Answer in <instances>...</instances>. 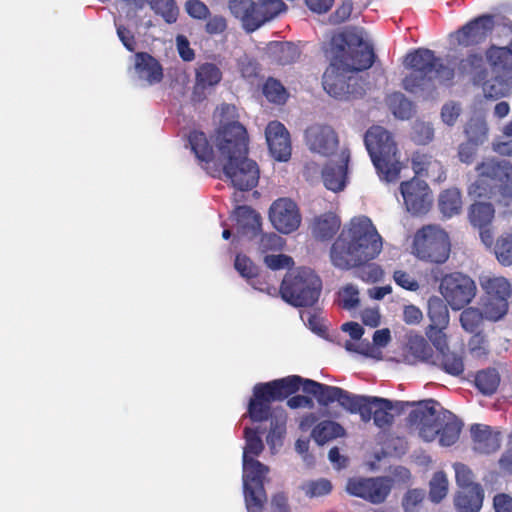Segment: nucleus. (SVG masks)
Wrapping results in <instances>:
<instances>
[{
    "mask_svg": "<svg viewBox=\"0 0 512 512\" xmlns=\"http://www.w3.org/2000/svg\"><path fill=\"white\" fill-rule=\"evenodd\" d=\"M450 64L456 65V70L444 65L436 57L434 51L428 48H418L406 54L404 64L410 70L402 81L403 88L411 94H423L435 89V79L440 82H452L456 76H474L478 80L485 76L483 56L479 53H470L456 62L453 58Z\"/></svg>",
    "mask_w": 512,
    "mask_h": 512,
    "instance_id": "1",
    "label": "nucleus"
},
{
    "mask_svg": "<svg viewBox=\"0 0 512 512\" xmlns=\"http://www.w3.org/2000/svg\"><path fill=\"white\" fill-rule=\"evenodd\" d=\"M302 390L316 397L320 406L328 407L334 403L337 386L323 384L299 375H289L269 382L257 383L248 403V416L252 422H263L271 415V403L283 401Z\"/></svg>",
    "mask_w": 512,
    "mask_h": 512,
    "instance_id": "2",
    "label": "nucleus"
},
{
    "mask_svg": "<svg viewBox=\"0 0 512 512\" xmlns=\"http://www.w3.org/2000/svg\"><path fill=\"white\" fill-rule=\"evenodd\" d=\"M382 237L370 218L355 217L345 226L330 248L332 264L349 270L364 266L382 251Z\"/></svg>",
    "mask_w": 512,
    "mask_h": 512,
    "instance_id": "3",
    "label": "nucleus"
},
{
    "mask_svg": "<svg viewBox=\"0 0 512 512\" xmlns=\"http://www.w3.org/2000/svg\"><path fill=\"white\" fill-rule=\"evenodd\" d=\"M188 143L199 164L210 176L220 178L224 174L233 187L240 191H249L257 186L260 174L259 167L247 155L240 156L236 160L217 164L215 163L214 149L205 133L197 130L191 131L188 136Z\"/></svg>",
    "mask_w": 512,
    "mask_h": 512,
    "instance_id": "4",
    "label": "nucleus"
},
{
    "mask_svg": "<svg viewBox=\"0 0 512 512\" xmlns=\"http://www.w3.org/2000/svg\"><path fill=\"white\" fill-rule=\"evenodd\" d=\"M408 421L418 427L424 441L431 442L438 437L440 445L446 447L457 442L462 429V422L433 399L420 401L409 413Z\"/></svg>",
    "mask_w": 512,
    "mask_h": 512,
    "instance_id": "5",
    "label": "nucleus"
},
{
    "mask_svg": "<svg viewBox=\"0 0 512 512\" xmlns=\"http://www.w3.org/2000/svg\"><path fill=\"white\" fill-rule=\"evenodd\" d=\"M477 178L471 184L469 193L478 198L491 199L504 206L512 204V164L506 160L487 158L476 166Z\"/></svg>",
    "mask_w": 512,
    "mask_h": 512,
    "instance_id": "6",
    "label": "nucleus"
},
{
    "mask_svg": "<svg viewBox=\"0 0 512 512\" xmlns=\"http://www.w3.org/2000/svg\"><path fill=\"white\" fill-rule=\"evenodd\" d=\"M364 144L379 177L386 182L396 181L401 163L392 134L382 126L373 125L364 134Z\"/></svg>",
    "mask_w": 512,
    "mask_h": 512,
    "instance_id": "7",
    "label": "nucleus"
},
{
    "mask_svg": "<svg viewBox=\"0 0 512 512\" xmlns=\"http://www.w3.org/2000/svg\"><path fill=\"white\" fill-rule=\"evenodd\" d=\"M334 402H337L350 414H359L364 423L373 419L374 425L380 429H387L394 422L391 411L395 408L389 399L353 394L341 387H336Z\"/></svg>",
    "mask_w": 512,
    "mask_h": 512,
    "instance_id": "8",
    "label": "nucleus"
},
{
    "mask_svg": "<svg viewBox=\"0 0 512 512\" xmlns=\"http://www.w3.org/2000/svg\"><path fill=\"white\" fill-rule=\"evenodd\" d=\"M321 291V278L307 267H299L288 272L279 288L282 299L294 307L313 306L318 301Z\"/></svg>",
    "mask_w": 512,
    "mask_h": 512,
    "instance_id": "9",
    "label": "nucleus"
},
{
    "mask_svg": "<svg viewBox=\"0 0 512 512\" xmlns=\"http://www.w3.org/2000/svg\"><path fill=\"white\" fill-rule=\"evenodd\" d=\"M343 64L346 63L339 56L333 57L322 77L324 90L336 99L363 96L366 92L365 81L361 77L353 75Z\"/></svg>",
    "mask_w": 512,
    "mask_h": 512,
    "instance_id": "10",
    "label": "nucleus"
},
{
    "mask_svg": "<svg viewBox=\"0 0 512 512\" xmlns=\"http://www.w3.org/2000/svg\"><path fill=\"white\" fill-rule=\"evenodd\" d=\"M215 163L222 164L248 155L249 137L246 128L238 121L222 123L214 136Z\"/></svg>",
    "mask_w": 512,
    "mask_h": 512,
    "instance_id": "11",
    "label": "nucleus"
},
{
    "mask_svg": "<svg viewBox=\"0 0 512 512\" xmlns=\"http://www.w3.org/2000/svg\"><path fill=\"white\" fill-rule=\"evenodd\" d=\"M480 286L483 295L480 307L485 313V319L498 321L502 319L509 309V298L512 295V285L503 276H481Z\"/></svg>",
    "mask_w": 512,
    "mask_h": 512,
    "instance_id": "12",
    "label": "nucleus"
},
{
    "mask_svg": "<svg viewBox=\"0 0 512 512\" xmlns=\"http://www.w3.org/2000/svg\"><path fill=\"white\" fill-rule=\"evenodd\" d=\"M413 251L423 261L443 264L450 256L451 244L448 234L434 225L419 229L413 241Z\"/></svg>",
    "mask_w": 512,
    "mask_h": 512,
    "instance_id": "13",
    "label": "nucleus"
},
{
    "mask_svg": "<svg viewBox=\"0 0 512 512\" xmlns=\"http://www.w3.org/2000/svg\"><path fill=\"white\" fill-rule=\"evenodd\" d=\"M439 292L452 310L459 311L472 302L477 287L469 275L455 271L443 275Z\"/></svg>",
    "mask_w": 512,
    "mask_h": 512,
    "instance_id": "14",
    "label": "nucleus"
},
{
    "mask_svg": "<svg viewBox=\"0 0 512 512\" xmlns=\"http://www.w3.org/2000/svg\"><path fill=\"white\" fill-rule=\"evenodd\" d=\"M269 467L256 459L243 460V488L246 507L250 512H260L267 501L264 479Z\"/></svg>",
    "mask_w": 512,
    "mask_h": 512,
    "instance_id": "15",
    "label": "nucleus"
},
{
    "mask_svg": "<svg viewBox=\"0 0 512 512\" xmlns=\"http://www.w3.org/2000/svg\"><path fill=\"white\" fill-rule=\"evenodd\" d=\"M269 220L278 232L290 234L300 227L302 216L298 205L292 199L282 197L271 204Z\"/></svg>",
    "mask_w": 512,
    "mask_h": 512,
    "instance_id": "16",
    "label": "nucleus"
},
{
    "mask_svg": "<svg viewBox=\"0 0 512 512\" xmlns=\"http://www.w3.org/2000/svg\"><path fill=\"white\" fill-rule=\"evenodd\" d=\"M400 192L406 209L412 215L426 214L432 205L431 191L428 184L418 178H412L400 184Z\"/></svg>",
    "mask_w": 512,
    "mask_h": 512,
    "instance_id": "17",
    "label": "nucleus"
},
{
    "mask_svg": "<svg viewBox=\"0 0 512 512\" xmlns=\"http://www.w3.org/2000/svg\"><path fill=\"white\" fill-rule=\"evenodd\" d=\"M346 491L351 496L379 504L387 498L390 486L384 478H350L346 484Z\"/></svg>",
    "mask_w": 512,
    "mask_h": 512,
    "instance_id": "18",
    "label": "nucleus"
},
{
    "mask_svg": "<svg viewBox=\"0 0 512 512\" xmlns=\"http://www.w3.org/2000/svg\"><path fill=\"white\" fill-rule=\"evenodd\" d=\"M447 302L437 296H432L428 300L427 315L430 320V324L426 328V336L428 339L437 345H441L445 342V335L443 329H445L449 323V310Z\"/></svg>",
    "mask_w": 512,
    "mask_h": 512,
    "instance_id": "19",
    "label": "nucleus"
},
{
    "mask_svg": "<svg viewBox=\"0 0 512 512\" xmlns=\"http://www.w3.org/2000/svg\"><path fill=\"white\" fill-rule=\"evenodd\" d=\"M305 139L311 151L323 156L332 155L339 145L338 135L329 125H311L305 131Z\"/></svg>",
    "mask_w": 512,
    "mask_h": 512,
    "instance_id": "20",
    "label": "nucleus"
},
{
    "mask_svg": "<svg viewBox=\"0 0 512 512\" xmlns=\"http://www.w3.org/2000/svg\"><path fill=\"white\" fill-rule=\"evenodd\" d=\"M495 27L492 15H481L464 25L456 32L459 45L464 47L478 45L486 40Z\"/></svg>",
    "mask_w": 512,
    "mask_h": 512,
    "instance_id": "21",
    "label": "nucleus"
},
{
    "mask_svg": "<svg viewBox=\"0 0 512 512\" xmlns=\"http://www.w3.org/2000/svg\"><path fill=\"white\" fill-rule=\"evenodd\" d=\"M339 56L346 64H343L349 71L356 75L357 72L369 69L375 62L376 55L371 45L365 43L362 37H357V46L349 47L345 51L344 47L340 48Z\"/></svg>",
    "mask_w": 512,
    "mask_h": 512,
    "instance_id": "22",
    "label": "nucleus"
},
{
    "mask_svg": "<svg viewBox=\"0 0 512 512\" xmlns=\"http://www.w3.org/2000/svg\"><path fill=\"white\" fill-rule=\"evenodd\" d=\"M285 9L286 5L282 0H260L253 2V7L247 15L244 29L247 32H254Z\"/></svg>",
    "mask_w": 512,
    "mask_h": 512,
    "instance_id": "23",
    "label": "nucleus"
},
{
    "mask_svg": "<svg viewBox=\"0 0 512 512\" xmlns=\"http://www.w3.org/2000/svg\"><path fill=\"white\" fill-rule=\"evenodd\" d=\"M265 135L271 155L277 161H287L291 156V141L286 127L279 121H271Z\"/></svg>",
    "mask_w": 512,
    "mask_h": 512,
    "instance_id": "24",
    "label": "nucleus"
},
{
    "mask_svg": "<svg viewBox=\"0 0 512 512\" xmlns=\"http://www.w3.org/2000/svg\"><path fill=\"white\" fill-rule=\"evenodd\" d=\"M350 151L347 148L341 150L339 163L328 162L322 169L324 186L333 192L342 191L347 183L348 163Z\"/></svg>",
    "mask_w": 512,
    "mask_h": 512,
    "instance_id": "25",
    "label": "nucleus"
},
{
    "mask_svg": "<svg viewBox=\"0 0 512 512\" xmlns=\"http://www.w3.org/2000/svg\"><path fill=\"white\" fill-rule=\"evenodd\" d=\"M485 56L494 75L512 82V49L510 47L491 45L487 48Z\"/></svg>",
    "mask_w": 512,
    "mask_h": 512,
    "instance_id": "26",
    "label": "nucleus"
},
{
    "mask_svg": "<svg viewBox=\"0 0 512 512\" xmlns=\"http://www.w3.org/2000/svg\"><path fill=\"white\" fill-rule=\"evenodd\" d=\"M473 450L480 454H491L501 446L500 433L488 425L473 424L470 429Z\"/></svg>",
    "mask_w": 512,
    "mask_h": 512,
    "instance_id": "27",
    "label": "nucleus"
},
{
    "mask_svg": "<svg viewBox=\"0 0 512 512\" xmlns=\"http://www.w3.org/2000/svg\"><path fill=\"white\" fill-rule=\"evenodd\" d=\"M411 167L416 176L431 180H438L445 174L440 161L419 150L412 154Z\"/></svg>",
    "mask_w": 512,
    "mask_h": 512,
    "instance_id": "28",
    "label": "nucleus"
},
{
    "mask_svg": "<svg viewBox=\"0 0 512 512\" xmlns=\"http://www.w3.org/2000/svg\"><path fill=\"white\" fill-rule=\"evenodd\" d=\"M135 71L138 77L148 84L159 83L163 79V68L159 61L147 52L135 54Z\"/></svg>",
    "mask_w": 512,
    "mask_h": 512,
    "instance_id": "29",
    "label": "nucleus"
},
{
    "mask_svg": "<svg viewBox=\"0 0 512 512\" xmlns=\"http://www.w3.org/2000/svg\"><path fill=\"white\" fill-rule=\"evenodd\" d=\"M340 226V218L332 212H327L313 219L310 230L314 239L325 242L331 240L336 235Z\"/></svg>",
    "mask_w": 512,
    "mask_h": 512,
    "instance_id": "30",
    "label": "nucleus"
},
{
    "mask_svg": "<svg viewBox=\"0 0 512 512\" xmlns=\"http://www.w3.org/2000/svg\"><path fill=\"white\" fill-rule=\"evenodd\" d=\"M436 347V356L433 365L441 367L446 373L459 376L464 371V362L462 356L455 352H451L445 346V342L441 345L434 344Z\"/></svg>",
    "mask_w": 512,
    "mask_h": 512,
    "instance_id": "31",
    "label": "nucleus"
},
{
    "mask_svg": "<svg viewBox=\"0 0 512 512\" xmlns=\"http://www.w3.org/2000/svg\"><path fill=\"white\" fill-rule=\"evenodd\" d=\"M484 499V491L481 486H473L472 489L459 490L454 498L457 512H479Z\"/></svg>",
    "mask_w": 512,
    "mask_h": 512,
    "instance_id": "32",
    "label": "nucleus"
},
{
    "mask_svg": "<svg viewBox=\"0 0 512 512\" xmlns=\"http://www.w3.org/2000/svg\"><path fill=\"white\" fill-rule=\"evenodd\" d=\"M235 217L241 233L256 236L261 229V216L253 208L243 205L235 210Z\"/></svg>",
    "mask_w": 512,
    "mask_h": 512,
    "instance_id": "33",
    "label": "nucleus"
},
{
    "mask_svg": "<svg viewBox=\"0 0 512 512\" xmlns=\"http://www.w3.org/2000/svg\"><path fill=\"white\" fill-rule=\"evenodd\" d=\"M268 419H270V430L266 436V442L271 449H275L283 444L286 435L287 414L283 409L271 411Z\"/></svg>",
    "mask_w": 512,
    "mask_h": 512,
    "instance_id": "34",
    "label": "nucleus"
},
{
    "mask_svg": "<svg viewBox=\"0 0 512 512\" xmlns=\"http://www.w3.org/2000/svg\"><path fill=\"white\" fill-rule=\"evenodd\" d=\"M268 49L272 61L282 66L296 62L300 56L298 47L291 42H271Z\"/></svg>",
    "mask_w": 512,
    "mask_h": 512,
    "instance_id": "35",
    "label": "nucleus"
},
{
    "mask_svg": "<svg viewBox=\"0 0 512 512\" xmlns=\"http://www.w3.org/2000/svg\"><path fill=\"white\" fill-rule=\"evenodd\" d=\"M438 208L446 218L458 215L462 210V195L458 188H448L438 196Z\"/></svg>",
    "mask_w": 512,
    "mask_h": 512,
    "instance_id": "36",
    "label": "nucleus"
},
{
    "mask_svg": "<svg viewBox=\"0 0 512 512\" xmlns=\"http://www.w3.org/2000/svg\"><path fill=\"white\" fill-rule=\"evenodd\" d=\"M500 381L499 372L495 368H487L477 372L474 383L483 395L490 396L497 391Z\"/></svg>",
    "mask_w": 512,
    "mask_h": 512,
    "instance_id": "37",
    "label": "nucleus"
},
{
    "mask_svg": "<svg viewBox=\"0 0 512 512\" xmlns=\"http://www.w3.org/2000/svg\"><path fill=\"white\" fill-rule=\"evenodd\" d=\"M344 434L345 429L339 423L331 420H324L318 423L312 430L314 440L320 445L341 437Z\"/></svg>",
    "mask_w": 512,
    "mask_h": 512,
    "instance_id": "38",
    "label": "nucleus"
},
{
    "mask_svg": "<svg viewBox=\"0 0 512 512\" xmlns=\"http://www.w3.org/2000/svg\"><path fill=\"white\" fill-rule=\"evenodd\" d=\"M494 213L491 203L476 202L469 208V221L476 228L488 226L494 218Z\"/></svg>",
    "mask_w": 512,
    "mask_h": 512,
    "instance_id": "39",
    "label": "nucleus"
},
{
    "mask_svg": "<svg viewBox=\"0 0 512 512\" xmlns=\"http://www.w3.org/2000/svg\"><path fill=\"white\" fill-rule=\"evenodd\" d=\"M494 254L502 266H512V229L502 233L497 238L494 245Z\"/></svg>",
    "mask_w": 512,
    "mask_h": 512,
    "instance_id": "40",
    "label": "nucleus"
},
{
    "mask_svg": "<svg viewBox=\"0 0 512 512\" xmlns=\"http://www.w3.org/2000/svg\"><path fill=\"white\" fill-rule=\"evenodd\" d=\"M388 105L394 116L402 120L411 118L414 113L413 103L400 92L389 96Z\"/></svg>",
    "mask_w": 512,
    "mask_h": 512,
    "instance_id": "41",
    "label": "nucleus"
},
{
    "mask_svg": "<svg viewBox=\"0 0 512 512\" xmlns=\"http://www.w3.org/2000/svg\"><path fill=\"white\" fill-rule=\"evenodd\" d=\"M222 79V72L220 68L214 63H203L195 73V81L212 88L216 86Z\"/></svg>",
    "mask_w": 512,
    "mask_h": 512,
    "instance_id": "42",
    "label": "nucleus"
},
{
    "mask_svg": "<svg viewBox=\"0 0 512 512\" xmlns=\"http://www.w3.org/2000/svg\"><path fill=\"white\" fill-rule=\"evenodd\" d=\"M484 318L485 313L482 308L464 307L460 314V323L465 331L475 333L479 331Z\"/></svg>",
    "mask_w": 512,
    "mask_h": 512,
    "instance_id": "43",
    "label": "nucleus"
},
{
    "mask_svg": "<svg viewBox=\"0 0 512 512\" xmlns=\"http://www.w3.org/2000/svg\"><path fill=\"white\" fill-rule=\"evenodd\" d=\"M150 8L168 24L177 21L179 9L174 0H148Z\"/></svg>",
    "mask_w": 512,
    "mask_h": 512,
    "instance_id": "44",
    "label": "nucleus"
},
{
    "mask_svg": "<svg viewBox=\"0 0 512 512\" xmlns=\"http://www.w3.org/2000/svg\"><path fill=\"white\" fill-rule=\"evenodd\" d=\"M244 438L246 444L243 451V460L254 459L255 456H259L264 450V444L258 430L246 427L244 429Z\"/></svg>",
    "mask_w": 512,
    "mask_h": 512,
    "instance_id": "45",
    "label": "nucleus"
},
{
    "mask_svg": "<svg viewBox=\"0 0 512 512\" xmlns=\"http://www.w3.org/2000/svg\"><path fill=\"white\" fill-rule=\"evenodd\" d=\"M300 489L308 498H317L329 495L333 490V485L326 478L308 480L301 484Z\"/></svg>",
    "mask_w": 512,
    "mask_h": 512,
    "instance_id": "46",
    "label": "nucleus"
},
{
    "mask_svg": "<svg viewBox=\"0 0 512 512\" xmlns=\"http://www.w3.org/2000/svg\"><path fill=\"white\" fill-rule=\"evenodd\" d=\"M512 82L509 79H503L494 75L491 81L484 84L483 90L485 97L491 99H499L509 94Z\"/></svg>",
    "mask_w": 512,
    "mask_h": 512,
    "instance_id": "47",
    "label": "nucleus"
},
{
    "mask_svg": "<svg viewBox=\"0 0 512 512\" xmlns=\"http://www.w3.org/2000/svg\"><path fill=\"white\" fill-rule=\"evenodd\" d=\"M263 94L267 98L268 101L275 104H283L287 100V91L282 83L272 77H269L264 86H263Z\"/></svg>",
    "mask_w": 512,
    "mask_h": 512,
    "instance_id": "48",
    "label": "nucleus"
},
{
    "mask_svg": "<svg viewBox=\"0 0 512 512\" xmlns=\"http://www.w3.org/2000/svg\"><path fill=\"white\" fill-rule=\"evenodd\" d=\"M429 497L432 502L439 503L448 492V479L443 471L434 473L429 483Z\"/></svg>",
    "mask_w": 512,
    "mask_h": 512,
    "instance_id": "49",
    "label": "nucleus"
},
{
    "mask_svg": "<svg viewBox=\"0 0 512 512\" xmlns=\"http://www.w3.org/2000/svg\"><path fill=\"white\" fill-rule=\"evenodd\" d=\"M409 348L411 353L421 361L433 364L436 352L433 351L429 343L422 337L410 341Z\"/></svg>",
    "mask_w": 512,
    "mask_h": 512,
    "instance_id": "50",
    "label": "nucleus"
},
{
    "mask_svg": "<svg viewBox=\"0 0 512 512\" xmlns=\"http://www.w3.org/2000/svg\"><path fill=\"white\" fill-rule=\"evenodd\" d=\"M285 244L284 239L274 232L262 234L258 242V250L261 254L279 252Z\"/></svg>",
    "mask_w": 512,
    "mask_h": 512,
    "instance_id": "51",
    "label": "nucleus"
},
{
    "mask_svg": "<svg viewBox=\"0 0 512 512\" xmlns=\"http://www.w3.org/2000/svg\"><path fill=\"white\" fill-rule=\"evenodd\" d=\"M487 126L484 121L480 120H470L465 128V133L467 135V141L473 142L475 144L481 145L487 138Z\"/></svg>",
    "mask_w": 512,
    "mask_h": 512,
    "instance_id": "52",
    "label": "nucleus"
},
{
    "mask_svg": "<svg viewBox=\"0 0 512 512\" xmlns=\"http://www.w3.org/2000/svg\"><path fill=\"white\" fill-rule=\"evenodd\" d=\"M453 468L455 471L456 483L460 490L472 489L473 486H481L474 482V474L467 465L463 463H455Z\"/></svg>",
    "mask_w": 512,
    "mask_h": 512,
    "instance_id": "53",
    "label": "nucleus"
},
{
    "mask_svg": "<svg viewBox=\"0 0 512 512\" xmlns=\"http://www.w3.org/2000/svg\"><path fill=\"white\" fill-rule=\"evenodd\" d=\"M434 129L429 123L416 122L412 130V140L418 145H426L432 141Z\"/></svg>",
    "mask_w": 512,
    "mask_h": 512,
    "instance_id": "54",
    "label": "nucleus"
},
{
    "mask_svg": "<svg viewBox=\"0 0 512 512\" xmlns=\"http://www.w3.org/2000/svg\"><path fill=\"white\" fill-rule=\"evenodd\" d=\"M234 266L239 274L248 280L256 276L258 272L257 266L245 255L238 254L235 258Z\"/></svg>",
    "mask_w": 512,
    "mask_h": 512,
    "instance_id": "55",
    "label": "nucleus"
},
{
    "mask_svg": "<svg viewBox=\"0 0 512 512\" xmlns=\"http://www.w3.org/2000/svg\"><path fill=\"white\" fill-rule=\"evenodd\" d=\"M252 7H253L252 0H230L229 1V9H230L232 15L241 20L243 28H245L246 18H247V15Z\"/></svg>",
    "mask_w": 512,
    "mask_h": 512,
    "instance_id": "56",
    "label": "nucleus"
},
{
    "mask_svg": "<svg viewBox=\"0 0 512 512\" xmlns=\"http://www.w3.org/2000/svg\"><path fill=\"white\" fill-rule=\"evenodd\" d=\"M341 296V307L346 310L355 309L359 303V292L353 285H347L343 288L340 293Z\"/></svg>",
    "mask_w": 512,
    "mask_h": 512,
    "instance_id": "57",
    "label": "nucleus"
},
{
    "mask_svg": "<svg viewBox=\"0 0 512 512\" xmlns=\"http://www.w3.org/2000/svg\"><path fill=\"white\" fill-rule=\"evenodd\" d=\"M469 342H468V348L472 355L476 357H481L483 355L487 354V341L485 338V335L477 331L475 333H472Z\"/></svg>",
    "mask_w": 512,
    "mask_h": 512,
    "instance_id": "58",
    "label": "nucleus"
},
{
    "mask_svg": "<svg viewBox=\"0 0 512 512\" xmlns=\"http://www.w3.org/2000/svg\"><path fill=\"white\" fill-rule=\"evenodd\" d=\"M185 9L190 17L198 20H204L210 15L209 8L200 0H188Z\"/></svg>",
    "mask_w": 512,
    "mask_h": 512,
    "instance_id": "59",
    "label": "nucleus"
},
{
    "mask_svg": "<svg viewBox=\"0 0 512 512\" xmlns=\"http://www.w3.org/2000/svg\"><path fill=\"white\" fill-rule=\"evenodd\" d=\"M393 279L398 286L408 291L414 292L420 287L418 281L408 272L403 270H396L393 273Z\"/></svg>",
    "mask_w": 512,
    "mask_h": 512,
    "instance_id": "60",
    "label": "nucleus"
},
{
    "mask_svg": "<svg viewBox=\"0 0 512 512\" xmlns=\"http://www.w3.org/2000/svg\"><path fill=\"white\" fill-rule=\"evenodd\" d=\"M264 263L271 270H280V269H284V268H289L294 264L293 259L290 256H287L285 254L265 255Z\"/></svg>",
    "mask_w": 512,
    "mask_h": 512,
    "instance_id": "61",
    "label": "nucleus"
},
{
    "mask_svg": "<svg viewBox=\"0 0 512 512\" xmlns=\"http://www.w3.org/2000/svg\"><path fill=\"white\" fill-rule=\"evenodd\" d=\"M479 146L469 141L461 143L458 148L459 160L467 165L472 164L476 158Z\"/></svg>",
    "mask_w": 512,
    "mask_h": 512,
    "instance_id": "62",
    "label": "nucleus"
},
{
    "mask_svg": "<svg viewBox=\"0 0 512 512\" xmlns=\"http://www.w3.org/2000/svg\"><path fill=\"white\" fill-rule=\"evenodd\" d=\"M267 278L268 276L257 272L256 276H253L249 282L254 289L265 292L269 295H274L277 292V288L275 284L271 283Z\"/></svg>",
    "mask_w": 512,
    "mask_h": 512,
    "instance_id": "63",
    "label": "nucleus"
},
{
    "mask_svg": "<svg viewBox=\"0 0 512 512\" xmlns=\"http://www.w3.org/2000/svg\"><path fill=\"white\" fill-rule=\"evenodd\" d=\"M496 512H512V497L506 493H498L493 498Z\"/></svg>",
    "mask_w": 512,
    "mask_h": 512,
    "instance_id": "64",
    "label": "nucleus"
}]
</instances>
